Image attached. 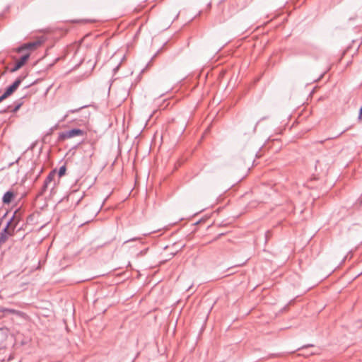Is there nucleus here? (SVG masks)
I'll list each match as a JSON object with an SVG mask.
<instances>
[{
  "mask_svg": "<svg viewBox=\"0 0 362 362\" xmlns=\"http://www.w3.org/2000/svg\"><path fill=\"white\" fill-rule=\"evenodd\" d=\"M139 239H140L139 238H134L129 239L128 240H126L125 243H128V242H131V241H134V240H139Z\"/></svg>",
  "mask_w": 362,
  "mask_h": 362,
  "instance_id": "obj_12",
  "label": "nucleus"
},
{
  "mask_svg": "<svg viewBox=\"0 0 362 362\" xmlns=\"http://www.w3.org/2000/svg\"><path fill=\"white\" fill-rule=\"evenodd\" d=\"M18 211H16L14 212L13 216L8 221V222H11V226H13V233H15V230L21 221V218H20L19 215L18 214Z\"/></svg>",
  "mask_w": 362,
  "mask_h": 362,
  "instance_id": "obj_6",
  "label": "nucleus"
},
{
  "mask_svg": "<svg viewBox=\"0 0 362 362\" xmlns=\"http://www.w3.org/2000/svg\"><path fill=\"white\" fill-rule=\"evenodd\" d=\"M66 170V168L65 165H62L59 168V171H58V175L59 177H61L65 175Z\"/></svg>",
  "mask_w": 362,
  "mask_h": 362,
  "instance_id": "obj_10",
  "label": "nucleus"
},
{
  "mask_svg": "<svg viewBox=\"0 0 362 362\" xmlns=\"http://www.w3.org/2000/svg\"><path fill=\"white\" fill-rule=\"evenodd\" d=\"M83 131L80 129H72L68 131L61 132L59 135V140L64 141L67 139L73 138L78 136H83Z\"/></svg>",
  "mask_w": 362,
  "mask_h": 362,
  "instance_id": "obj_3",
  "label": "nucleus"
},
{
  "mask_svg": "<svg viewBox=\"0 0 362 362\" xmlns=\"http://www.w3.org/2000/svg\"><path fill=\"white\" fill-rule=\"evenodd\" d=\"M358 118H359L360 119H362V107H361V109H360Z\"/></svg>",
  "mask_w": 362,
  "mask_h": 362,
  "instance_id": "obj_13",
  "label": "nucleus"
},
{
  "mask_svg": "<svg viewBox=\"0 0 362 362\" xmlns=\"http://www.w3.org/2000/svg\"><path fill=\"white\" fill-rule=\"evenodd\" d=\"M55 176V171H52L46 177L44 182L47 183L48 185H50V183L53 181L54 177Z\"/></svg>",
  "mask_w": 362,
  "mask_h": 362,
  "instance_id": "obj_8",
  "label": "nucleus"
},
{
  "mask_svg": "<svg viewBox=\"0 0 362 362\" xmlns=\"http://www.w3.org/2000/svg\"><path fill=\"white\" fill-rule=\"evenodd\" d=\"M11 222H8L5 228L0 232V247L6 242L9 237L14 235L13 226Z\"/></svg>",
  "mask_w": 362,
  "mask_h": 362,
  "instance_id": "obj_2",
  "label": "nucleus"
},
{
  "mask_svg": "<svg viewBox=\"0 0 362 362\" xmlns=\"http://www.w3.org/2000/svg\"><path fill=\"white\" fill-rule=\"evenodd\" d=\"M29 57H30L29 53H27V54L23 55L20 58V59L16 62L13 68H11V71L15 72V71H18L19 69H21L28 61Z\"/></svg>",
  "mask_w": 362,
  "mask_h": 362,
  "instance_id": "obj_5",
  "label": "nucleus"
},
{
  "mask_svg": "<svg viewBox=\"0 0 362 362\" xmlns=\"http://www.w3.org/2000/svg\"><path fill=\"white\" fill-rule=\"evenodd\" d=\"M146 252L145 251H142L141 252V254H144Z\"/></svg>",
  "mask_w": 362,
  "mask_h": 362,
  "instance_id": "obj_16",
  "label": "nucleus"
},
{
  "mask_svg": "<svg viewBox=\"0 0 362 362\" xmlns=\"http://www.w3.org/2000/svg\"><path fill=\"white\" fill-rule=\"evenodd\" d=\"M41 44L40 41L30 42L28 43H25L17 49L18 52H22L24 50H33L37 46Z\"/></svg>",
  "mask_w": 362,
  "mask_h": 362,
  "instance_id": "obj_4",
  "label": "nucleus"
},
{
  "mask_svg": "<svg viewBox=\"0 0 362 362\" xmlns=\"http://www.w3.org/2000/svg\"><path fill=\"white\" fill-rule=\"evenodd\" d=\"M78 110H72L71 112H77Z\"/></svg>",
  "mask_w": 362,
  "mask_h": 362,
  "instance_id": "obj_15",
  "label": "nucleus"
},
{
  "mask_svg": "<svg viewBox=\"0 0 362 362\" xmlns=\"http://www.w3.org/2000/svg\"><path fill=\"white\" fill-rule=\"evenodd\" d=\"M254 161V153L251 156L250 158L249 159V162Z\"/></svg>",
  "mask_w": 362,
  "mask_h": 362,
  "instance_id": "obj_14",
  "label": "nucleus"
},
{
  "mask_svg": "<svg viewBox=\"0 0 362 362\" xmlns=\"http://www.w3.org/2000/svg\"><path fill=\"white\" fill-rule=\"evenodd\" d=\"M14 197L13 192L11 191L6 192L3 196L2 201L4 204H9Z\"/></svg>",
  "mask_w": 362,
  "mask_h": 362,
  "instance_id": "obj_7",
  "label": "nucleus"
},
{
  "mask_svg": "<svg viewBox=\"0 0 362 362\" xmlns=\"http://www.w3.org/2000/svg\"><path fill=\"white\" fill-rule=\"evenodd\" d=\"M23 78L24 77L21 76L17 78L16 81L6 89L5 92L0 96V103L17 90V88L21 85Z\"/></svg>",
  "mask_w": 362,
  "mask_h": 362,
  "instance_id": "obj_1",
  "label": "nucleus"
},
{
  "mask_svg": "<svg viewBox=\"0 0 362 362\" xmlns=\"http://www.w3.org/2000/svg\"><path fill=\"white\" fill-rule=\"evenodd\" d=\"M21 100H22V98L20 100L16 101L15 103L16 105H15L14 107L11 110L12 112L15 113L21 108V107L23 105V102L21 101Z\"/></svg>",
  "mask_w": 362,
  "mask_h": 362,
  "instance_id": "obj_9",
  "label": "nucleus"
},
{
  "mask_svg": "<svg viewBox=\"0 0 362 362\" xmlns=\"http://www.w3.org/2000/svg\"><path fill=\"white\" fill-rule=\"evenodd\" d=\"M48 187H49V185L47 183L44 182L43 186H42V191L43 192L45 191L48 188Z\"/></svg>",
  "mask_w": 362,
  "mask_h": 362,
  "instance_id": "obj_11",
  "label": "nucleus"
}]
</instances>
